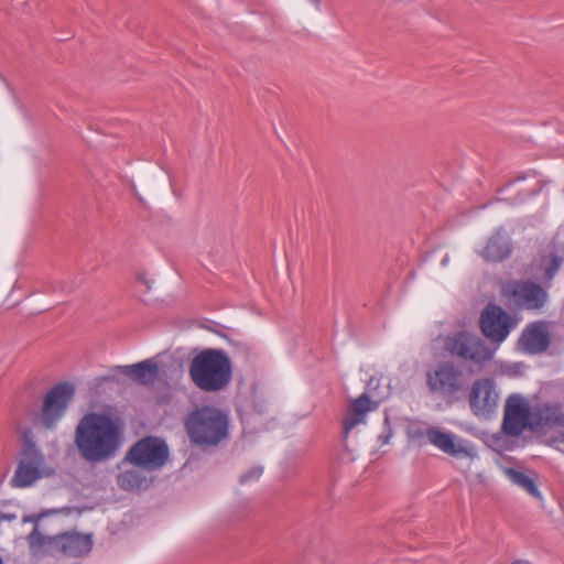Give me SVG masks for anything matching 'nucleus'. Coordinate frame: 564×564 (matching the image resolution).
Here are the masks:
<instances>
[{"instance_id": "1", "label": "nucleus", "mask_w": 564, "mask_h": 564, "mask_svg": "<svg viewBox=\"0 0 564 564\" xmlns=\"http://www.w3.org/2000/svg\"><path fill=\"white\" fill-rule=\"evenodd\" d=\"M123 434V423L116 415L88 412L77 423L74 442L84 460L99 463L117 455Z\"/></svg>"}, {"instance_id": "2", "label": "nucleus", "mask_w": 564, "mask_h": 564, "mask_svg": "<svg viewBox=\"0 0 564 564\" xmlns=\"http://www.w3.org/2000/svg\"><path fill=\"white\" fill-rule=\"evenodd\" d=\"M188 375L192 382L202 391L218 392L230 383L232 364L224 350L207 348L191 360Z\"/></svg>"}, {"instance_id": "3", "label": "nucleus", "mask_w": 564, "mask_h": 564, "mask_svg": "<svg viewBox=\"0 0 564 564\" xmlns=\"http://www.w3.org/2000/svg\"><path fill=\"white\" fill-rule=\"evenodd\" d=\"M228 416L213 406H202L191 412L185 427L191 441L202 446H216L228 436Z\"/></svg>"}, {"instance_id": "4", "label": "nucleus", "mask_w": 564, "mask_h": 564, "mask_svg": "<svg viewBox=\"0 0 564 564\" xmlns=\"http://www.w3.org/2000/svg\"><path fill=\"white\" fill-rule=\"evenodd\" d=\"M408 436L417 445L429 443L444 454L455 458L474 459L477 457L474 444L452 432H444L436 427L424 429L420 425L412 424L408 429Z\"/></svg>"}, {"instance_id": "5", "label": "nucleus", "mask_w": 564, "mask_h": 564, "mask_svg": "<svg viewBox=\"0 0 564 564\" xmlns=\"http://www.w3.org/2000/svg\"><path fill=\"white\" fill-rule=\"evenodd\" d=\"M425 380L429 392L447 403L456 401L466 386L463 370L452 361H443L427 369Z\"/></svg>"}, {"instance_id": "6", "label": "nucleus", "mask_w": 564, "mask_h": 564, "mask_svg": "<svg viewBox=\"0 0 564 564\" xmlns=\"http://www.w3.org/2000/svg\"><path fill=\"white\" fill-rule=\"evenodd\" d=\"M53 468L46 463L40 448L25 438L24 446L19 455L18 466L11 479L14 488H26L42 478L53 475Z\"/></svg>"}, {"instance_id": "7", "label": "nucleus", "mask_w": 564, "mask_h": 564, "mask_svg": "<svg viewBox=\"0 0 564 564\" xmlns=\"http://www.w3.org/2000/svg\"><path fill=\"white\" fill-rule=\"evenodd\" d=\"M75 394L74 386L62 382L51 388L43 398L41 413L36 419V426L53 431L65 416L67 408Z\"/></svg>"}, {"instance_id": "8", "label": "nucleus", "mask_w": 564, "mask_h": 564, "mask_svg": "<svg viewBox=\"0 0 564 564\" xmlns=\"http://www.w3.org/2000/svg\"><path fill=\"white\" fill-rule=\"evenodd\" d=\"M444 349L449 355L476 365H481L494 357L491 350L478 336L459 332L444 338Z\"/></svg>"}, {"instance_id": "9", "label": "nucleus", "mask_w": 564, "mask_h": 564, "mask_svg": "<svg viewBox=\"0 0 564 564\" xmlns=\"http://www.w3.org/2000/svg\"><path fill=\"white\" fill-rule=\"evenodd\" d=\"M167 456L169 448L164 441L149 436L134 444L127 457L135 466L155 469L165 463Z\"/></svg>"}, {"instance_id": "10", "label": "nucleus", "mask_w": 564, "mask_h": 564, "mask_svg": "<svg viewBox=\"0 0 564 564\" xmlns=\"http://www.w3.org/2000/svg\"><path fill=\"white\" fill-rule=\"evenodd\" d=\"M499 393L494 380L477 379L469 391V406L478 417H489L498 408Z\"/></svg>"}, {"instance_id": "11", "label": "nucleus", "mask_w": 564, "mask_h": 564, "mask_svg": "<svg viewBox=\"0 0 564 564\" xmlns=\"http://www.w3.org/2000/svg\"><path fill=\"white\" fill-rule=\"evenodd\" d=\"M516 323L511 316L497 305H488L481 313L480 327L482 334L497 344L502 343Z\"/></svg>"}, {"instance_id": "12", "label": "nucleus", "mask_w": 564, "mask_h": 564, "mask_svg": "<svg viewBox=\"0 0 564 564\" xmlns=\"http://www.w3.org/2000/svg\"><path fill=\"white\" fill-rule=\"evenodd\" d=\"M503 295L520 308L536 310L544 305L546 292L531 282H512L503 288Z\"/></svg>"}, {"instance_id": "13", "label": "nucleus", "mask_w": 564, "mask_h": 564, "mask_svg": "<svg viewBox=\"0 0 564 564\" xmlns=\"http://www.w3.org/2000/svg\"><path fill=\"white\" fill-rule=\"evenodd\" d=\"M531 410L529 402L521 397H510L507 400L503 431L511 436H519L530 425Z\"/></svg>"}, {"instance_id": "14", "label": "nucleus", "mask_w": 564, "mask_h": 564, "mask_svg": "<svg viewBox=\"0 0 564 564\" xmlns=\"http://www.w3.org/2000/svg\"><path fill=\"white\" fill-rule=\"evenodd\" d=\"M378 408V402H373L366 393L352 400L349 404L348 414L344 420V432L347 435L355 426L366 422L369 412Z\"/></svg>"}, {"instance_id": "15", "label": "nucleus", "mask_w": 564, "mask_h": 564, "mask_svg": "<svg viewBox=\"0 0 564 564\" xmlns=\"http://www.w3.org/2000/svg\"><path fill=\"white\" fill-rule=\"evenodd\" d=\"M54 544L69 556H80L90 551L93 541L89 535L68 532L54 538Z\"/></svg>"}, {"instance_id": "16", "label": "nucleus", "mask_w": 564, "mask_h": 564, "mask_svg": "<svg viewBox=\"0 0 564 564\" xmlns=\"http://www.w3.org/2000/svg\"><path fill=\"white\" fill-rule=\"evenodd\" d=\"M520 346L523 350L531 354L544 351L549 346L545 326L540 323L528 326L520 338Z\"/></svg>"}, {"instance_id": "17", "label": "nucleus", "mask_w": 564, "mask_h": 564, "mask_svg": "<svg viewBox=\"0 0 564 564\" xmlns=\"http://www.w3.org/2000/svg\"><path fill=\"white\" fill-rule=\"evenodd\" d=\"M511 252L510 241L501 230L496 231L480 251V256L487 261H502Z\"/></svg>"}, {"instance_id": "18", "label": "nucleus", "mask_w": 564, "mask_h": 564, "mask_svg": "<svg viewBox=\"0 0 564 564\" xmlns=\"http://www.w3.org/2000/svg\"><path fill=\"white\" fill-rule=\"evenodd\" d=\"M122 372L135 383L151 384L159 377V367L152 360H144L122 367Z\"/></svg>"}, {"instance_id": "19", "label": "nucleus", "mask_w": 564, "mask_h": 564, "mask_svg": "<svg viewBox=\"0 0 564 564\" xmlns=\"http://www.w3.org/2000/svg\"><path fill=\"white\" fill-rule=\"evenodd\" d=\"M505 473L514 485L524 489L529 495L541 498V492L532 478L512 468L506 469Z\"/></svg>"}, {"instance_id": "20", "label": "nucleus", "mask_w": 564, "mask_h": 564, "mask_svg": "<svg viewBox=\"0 0 564 564\" xmlns=\"http://www.w3.org/2000/svg\"><path fill=\"white\" fill-rule=\"evenodd\" d=\"M117 482L124 490H134L142 487L144 478L137 470H124L119 474Z\"/></svg>"}, {"instance_id": "21", "label": "nucleus", "mask_w": 564, "mask_h": 564, "mask_svg": "<svg viewBox=\"0 0 564 564\" xmlns=\"http://www.w3.org/2000/svg\"><path fill=\"white\" fill-rule=\"evenodd\" d=\"M28 541L30 544L31 550L36 553L41 550L42 546L46 545L47 543L54 542V538H47L43 535L39 530L37 527L33 529V531L29 534Z\"/></svg>"}, {"instance_id": "22", "label": "nucleus", "mask_w": 564, "mask_h": 564, "mask_svg": "<svg viewBox=\"0 0 564 564\" xmlns=\"http://www.w3.org/2000/svg\"><path fill=\"white\" fill-rule=\"evenodd\" d=\"M541 414H545L542 416V420L545 421L546 424H557L561 422L560 414L557 413V409L551 405H544L540 409Z\"/></svg>"}, {"instance_id": "23", "label": "nucleus", "mask_w": 564, "mask_h": 564, "mask_svg": "<svg viewBox=\"0 0 564 564\" xmlns=\"http://www.w3.org/2000/svg\"><path fill=\"white\" fill-rule=\"evenodd\" d=\"M563 259L558 257H553L551 260V264L545 270V275L547 280H551L556 271L560 269Z\"/></svg>"}, {"instance_id": "24", "label": "nucleus", "mask_w": 564, "mask_h": 564, "mask_svg": "<svg viewBox=\"0 0 564 564\" xmlns=\"http://www.w3.org/2000/svg\"><path fill=\"white\" fill-rule=\"evenodd\" d=\"M261 475H262V468L254 467L250 471L241 475L240 482L241 484H246V482H249V481H252V480H257V479L260 478Z\"/></svg>"}, {"instance_id": "25", "label": "nucleus", "mask_w": 564, "mask_h": 564, "mask_svg": "<svg viewBox=\"0 0 564 564\" xmlns=\"http://www.w3.org/2000/svg\"><path fill=\"white\" fill-rule=\"evenodd\" d=\"M137 283L142 286L144 291H150L154 281L147 273H138Z\"/></svg>"}, {"instance_id": "26", "label": "nucleus", "mask_w": 564, "mask_h": 564, "mask_svg": "<svg viewBox=\"0 0 564 564\" xmlns=\"http://www.w3.org/2000/svg\"><path fill=\"white\" fill-rule=\"evenodd\" d=\"M311 2L317 10H319L321 7V0H307Z\"/></svg>"}, {"instance_id": "27", "label": "nucleus", "mask_w": 564, "mask_h": 564, "mask_svg": "<svg viewBox=\"0 0 564 564\" xmlns=\"http://www.w3.org/2000/svg\"><path fill=\"white\" fill-rule=\"evenodd\" d=\"M511 564H531L530 562L528 561H523V560H518V561H514L513 563Z\"/></svg>"}, {"instance_id": "28", "label": "nucleus", "mask_w": 564, "mask_h": 564, "mask_svg": "<svg viewBox=\"0 0 564 564\" xmlns=\"http://www.w3.org/2000/svg\"><path fill=\"white\" fill-rule=\"evenodd\" d=\"M0 564H2V560L0 558Z\"/></svg>"}]
</instances>
